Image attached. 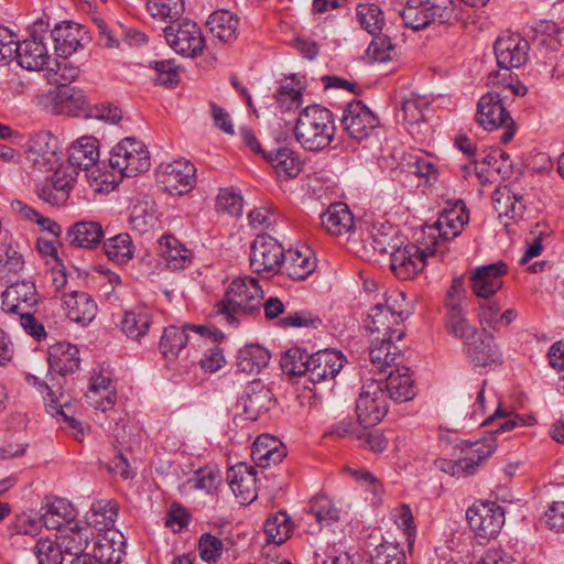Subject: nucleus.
Segmentation results:
<instances>
[{
	"mask_svg": "<svg viewBox=\"0 0 564 564\" xmlns=\"http://www.w3.org/2000/svg\"><path fill=\"white\" fill-rule=\"evenodd\" d=\"M263 292L259 281L252 276H240L228 285L224 299L215 305V315L237 327L240 316L260 313Z\"/></svg>",
	"mask_w": 564,
	"mask_h": 564,
	"instance_id": "obj_1",
	"label": "nucleus"
},
{
	"mask_svg": "<svg viewBox=\"0 0 564 564\" xmlns=\"http://www.w3.org/2000/svg\"><path fill=\"white\" fill-rule=\"evenodd\" d=\"M293 131L295 140L303 149L312 152L323 151L335 138L334 115L321 105L307 106L300 111Z\"/></svg>",
	"mask_w": 564,
	"mask_h": 564,
	"instance_id": "obj_2",
	"label": "nucleus"
},
{
	"mask_svg": "<svg viewBox=\"0 0 564 564\" xmlns=\"http://www.w3.org/2000/svg\"><path fill=\"white\" fill-rule=\"evenodd\" d=\"M358 423L364 430L376 426L388 414V376H375L364 384L356 401Z\"/></svg>",
	"mask_w": 564,
	"mask_h": 564,
	"instance_id": "obj_3",
	"label": "nucleus"
},
{
	"mask_svg": "<svg viewBox=\"0 0 564 564\" xmlns=\"http://www.w3.org/2000/svg\"><path fill=\"white\" fill-rule=\"evenodd\" d=\"M195 173V166L186 160H176L159 165L155 177L166 205L172 208L182 207V205L172 204L170 200L182 198L194 187Z\"/></svg>",
	"mask_w": 564,
	"mask_h": 564,
	"instance_id": "obj_4",
	"label": "nucleus"
},
{
	"mask_svg": "<svg viewBox=\"0 0 564 564\" xmlns=\"http://www.w3.org/2000/svg\"><path fill=\"white\" fill-rule=\"evenodd\" d=\"M508 95L496 90L488 91L477 104L476 120L485 130L492 131L505 128L501 142L508 143L514 135L513 120L506 108Z\"/></svg>",
	"mask_w": 564,
	"mask_h": 564,
	"instance_id": "obj_5",
	"label": "nucleus"
},
{
	"mask_svg": "<svg viewBox=\"0 0 564 564\" xmlns=\"http://www.w3.org/2000/svg\"><path fill=\"white\" fill-rule=\"evenodd\" d=\"M453 3V0H406L398 12L406 28L419 31L447 19Z\"/></svg>",
	"mask_w": 564,
	"mask_h": 564,
	"instance_id": "obj_6",
	"label": "nucleus"
},
{
	"mask_svg": "<svg viewBox=\"0 0 564 564\" xmlns=\"http://www.w3.org/2000/svg\"><path fill=\"white\" fill-rule=\"evenodd\" d=\"M109 165L123 176H137L151 165L147 147L135 138H124L110 151Z\"/></svg>",
	"mask_w": 564,
	"mask_h": 564,
	"instance_id": "obj_7",
	"label": "nucleus"
},
{
	"mask_svg": "<svg viewBox=\"0 0 564 564\" xmlns=\"http://www.w3.org/2000/svg\"><path fill=\"white\" fill-rule=\"evenodd\" d=\"M283 246L267 234L258 235L250 245V268L256 273L276 274L284 263Z\"/></svg>",
	"mask_w": 564,
	"mask_h": 564,
	"instance_id": "obj_8",
	"label": "nucleus"
},
{
	"mask_svg": "<svg viewBox=\"0 0 564 564\" xmlns=\"http://www.w3.org/2000/svg\"><path fill=\"white\" fill-rule=\"evenodd\" d=\"M466 519L478 538L490 540L500 533L505 523V511L497 502L480 501L467 509Z\"/></svg>",
	"mask_w": 564,
	"mask_h": 564,
	"instance_id": "obj_9",
	"label": "nucleus"
},
{
	"mask_svg": "<svg viewBox=\"0 0 564 564\" xmlns=\"http://www.w3.org/2000/svg\"><path fill=\"white\" fill-rule=\"evenodd\" d=\"M435 253V242L432 246L427 245L425 248L406 245L390 254V270L398 279L410 280L424 269L426 258Z\"/></svg>",
	"mask_w": 564,
	"mask_h": 564,
	"instance_id": "obj_10",
	"label": "nucleus"
},
{
	"mask_svg": "<svg viewBox=\"0 0 564 564\" xmlns=\"http://www.w3.org/2000/svg\"><path fill=\"white\" fill-rule=\"evenodd\" d=\"M497 448L495 440H485L474 443L464 457L458 460L436 459L435 465L442 471L454 477H466L475 474L477 467L482 464Z\"/></svg>",
	"mask_w": 564,
	"mask_h": 564,
	"instance_id": "obj_11",
	"label": "nucleus"
},
{
	"mask_svg": "<svg viewBox=\"0 0 564 564\" xmlns=\"http://www.w3.org/2000/svg\"><path fill=\"white\" fill-rule=\"evenodd\" d=\"M163 31L167 44L184 56H196L205 46L199 26L189 20L177 21L164 28Z\"/></svg>",
	"mask_w": 564,
	"mask_h": 564,
	"instance_id": "obj_12",
	"label": "nucleus"
},
{
	"mask_svg": "<svg viewBox=\"0 0 564 564\" xmlns=\"http://www.w3.org/2000/svg\"><path fill=\"white\" fill-rule=\"evenodd\" d=\"M62 158L58 140L47 131L36 133L30 142L28 160L40 172L54 170Z\"/></svg>",
	"mask_w": 564,
	"mask_h": 564,
	"instance_id": "obj_13",
	"label": "nucleus"
},
{
	"mask_svg": "<svg viewBox=\"0 0 564 564\" xmlns=\"http://www.w3.org/2000/svg\"><path fill=\"white\" fill-rule=\"evenodd\" d=\"M340 123L351 139L362 140L378 126L379 120L361 100H356L345 107Z\"/></svg>",
	"mask_w": 564,
	"mask_h": 564,
	"instance_id": "obj_14",
	"label": "nucleus"
},
{
	"mask_svg": "<svg viewBox=\"0 0 564 564\" xmlns=\"http://www.w3.org/2000/svg\"><path fill=\"white\" fill-rule=\"evenodd\" d=\"M46 108L54 115L78 116L87 106L84 91L63 83L45 95Z\"/></svg>",
	"mask_w": 564,
	"mask_h": 564,
	"instance_id": "obj_15",
	"label": "nucleus"
},
{
	"mask_svg": "<svg viewBox=\"0 0 564 564\" xmlns=\"http://www.w3.org/2000/svg\"><path fill=\"white\" fill-rule=\"evenodd\" d=\"M495 55L501 68H519L529 61L530 44L520 34H507L495 43Z\"/></svg>",
	"mask_w": 564,
	"mask_h": 564,
	"instance_id": "obj_16",
	"label": "nucleus"
},
{
	"mask_svg": "<svg viewBox=\"0 0 564 564\" xmlns=\"http://www.w3.org/2000/svg\"><path fill=\"white\" fill-rule=\"evenodd\" d=\"M507 272L508 265L503 261L477 267L469 276L474 294L484 300L490 299L502 288Z\"/></svg>",
	"mask_w": 564,
	"mask_h": 564,
	"instance_id": "obj_17",
	"label": "nucleus"
},
{
	"mask_svg": "<svg viewBox=\"0 0 564 564\" xmlns=\"http://www.w3.org/2000/svg\"><path fill=\"white\" fill-rule=\"evenodd\" d=\"M2 310L4 312L21 315L39 304V294L35 285L29 281L15 282L9 285L1 294Z\"/></svg>",
	"mask_w": 564,
	"mask_h": 564,
	"instance_id": "obj_18",
	"label": "nucleus"
},
{
	"mask_svg": "<svg viewBox=\"0 0 564 564\" xmlns=\"http://www.w3.org/2000/svg\"><path fill=\"white\" fill-rule=\"evenodd\" d=\"M346 361V357L336 350L324 349L311 354L308 380L314 384L332 380L339 373Z\"/></svg>",
	"mask_w": 564,
	"mask_h": 564,
	"instance_id": "obj_19",
	"label": "nucleus"
},
{
	"mask_svg": "<svg viewBox=\"0 0 564 564\" xmlns=\"http://www.w3.org/2000/svg\"><path fill=\"white\" fill-rule=\"evenodd\" d=\"M430 100L426 96L417 95L409 91L401 95L399 106L397 107V120H401L402 124L413 133L411 128L425 122L430 112Z\"/></svg>",
	"mask_w": 564,
	"mask_h": 564,
	"instance_id": "obj_20",
	"label": "nucleus"
},
{
	"mask_svg": "<svg viewBox=\"0 0 564 564\" xmlns=\"http://www.w3.org/2000/svg\"><path fill=\"white\" fill-rule=\"evenodd\" d=\"M98 163L99 149L98 140L96 138L82 137L70 145L68 166H74L76 171L84 170L87 173V177H94L95 181H97L98 177L95 176L94 169L98 166Z\"/></svg>",
	"mask_w": 564,
	"mask_h": 564,
	"instance_id": "obj_21",
	"label": "nucleus"
},
{
	"mask_svg": "<svg viewBox=\"0 0 564 564\" xmlns=\"http://www.w3.org/2000/svg\"><path fill=\"white\" fill-rule=\"evenodd\" d=\"M14 59L28 70L44 69L48 65L50 55L43 37L33 33L30 39L19 42Z\"/></svg>",
	"mask_w": 564,
	"mask_h": 564,
	"instance_id": "obj_22",
	"label": "nucleus"
},
{
	"mask_svg": "<svg viewBox=\"0 0 564 564\" xmlns=\"http://www.w3.org/2000/svg\"><path fill=\"white\" fill-rule=\"evenodd\" d=\"M227 481L240 503L248 505L257 498V479L253 467L247 464L230 467L227 471Z\"/></svg>",
	"mask_w": 564,
	"mask_h": 564,
	"instance_id": "obj_23",
	"label": "nucleus"
},
{
	"mask_svg": "<svg viewBox=\"0 0 564 564\" xmlns=\"http://www.w3.org/2000/svg\"><path fill=\"white\" fill-rule=\"evenodd\" d=\"M416 395L410 367L398 361L397 354L390 360V400L408 402Z\"/></svg>",
	"mask_w": 564,
	"mask_h": 564,
	"instance_id": "obj_24",
	"label": "nucleus"
},
{
	"mask_svg": "<svg viewBox=\"0 0 564 564\" xmlns=\"http://www.w3.org/2000/svg\"><path fill=\"white\" fill-rule=\"evenodd\" d=\"M57 56L67 58L83 45L86 31L77 23L63 22L56 24L51 32Z\"/></svg>",
	"mask_w": 564,
	"mask_h": 564,
	"instance_id": "obj_25",
	"label": "nucleus"
},
{
	"mask_svg": "<svg viewBox=\"0 0 564 564\" xmlns=\"http://www.w3.org/2000/svg\"><path fill=\"white\" fill-rule=\"evenodd\" d=\"M79 350L69 343H58L50 348L48 366L50 372L62 377L73 375L79 369Z\"/></svg>",
	"mask_w": 564,
	"mask_h": 564,
	"instance_id": "obj_26",
	"label": "nucleus"
},
{
	"mask_svg": "<svg viewBox=\"0 0 564 564\" xmlns=\"http://www.w3.org/2000/svg\"><path fill=\"white\" fill-rule=\"evenodd\" d=\"M67 317L82 325L89 324L96 316L97 305L86 292L73 291L64 295Z\"/></svg>",
	"mask_w": 564,
	"mask_h": 564,
	"instance_id": "obj_27",
	"label": "nucleus"
},
{
	"mask_svg": "<svg viewBox=\"0 0 564 564\" xmlns=\"http://www.w3.org/2000/svg\"><path fill=\"white\" fill-rule=\"evenodd\" d=\"M468 221L469 214H440L433 225H426L423 228V234L433 239L432 245L436 243L435 231H437L438 237L449 240L457 237Z\"/></svg>",
	"mask_w": 564,
	"mask_h": 564,
	"instance_id": "obj_28",
	"label": "nucleus"
},
{
	"mask_svg": "<svg viewBox=\"0 0 564 564\" xmlns=\"http://www.w3.org/2000/svg\"><path fill=\"white\" fill-rule=\"evenodd\" d=\"M263 158L272 165L279 178H293L302 171V161L290 148H279L263 153Z\"/></svg>",
	"mask_w": 564,
	"mask_h": 564,
	"instance_id": "obj_29",
	"label": "nucleus"
},
{
	"mask_svg": "<svg viewBox=\"0 0 564 564\" xmlns=\"http://www.w3.org/2000/svg\"><path fill=\"white\" fill-rule=\"evenodd\" d=\"M102 238V226L94 220L77 221L67 231L69 243L77 248L93 249L101 242Z\"/></svg>",
	"mask_w": 564,
	"mask_h": 564,
	"instance_id": "obj_30",
	"label": "nucleus"
},
{
	"mask_svg": "<svg viewBox=\"0 0 564 564\" xmlns=\"http://www.w3.org/2000/svg\"><path fill=\"white\" fill-rule=\"evenodd\" d=\"M152 324L150 311L143 306H135L124 311L120 321L122 333L130 339L139 341L147 335Z\"/></svg>",
	"mask_w": 564,
	"mask_h": 564,
	"instance_id": "obj_31",
	"label": "nucleus"
},
{
	"mask_svg": "<svg viewBox=\"0 0 564 564\" xmlns=\"http://www.w3.org/2000/svg\"><path fill=\"white\" fill-rule=\"evenodd\" d=\"M241 402L247 419L256 421L261 414L267 413L275 401L272 391L258 383L249 387Z\"/></svg>",
	"mask_w": 564,
	"mask_h": 564,
	"instance_id": "obj_32",
	"label": "nucleus"
},
{
	"mask_svg": "<svg viewBox=\"0 0 564 564\" xmlns=\"http://www.w3.org/2000/svg\"><path fill=\"white\" fill-rule=\"evenodd\" d=\"M159 247L162 259L171 270H182L189 265L192 261L191 251L186 249L174 236H162L159 240Z\"/></svg>",
	"mask_w": 564,
	"mask_h": 564,
	"instance_id": "obj_33",
	"label": "nucleus"
},
{
	"mask_svg": "<svg viewBox=\"0 0 564 564\" xmlns=\"http://www.w3.org/2000/svg\"><path fill=\"white\" fill-rule=\"evenodd\" d=\"M399 160L400 163L398 165L402 170L412 172L421 178L424 184L431 185L437 181L440 174L438 169L429 158L420 154L419 152H404Z\"/></svg>",
	"mask_w": 564,
	"mask_h": 564,
	"instance_id": "obj_34",
	"label": "nucleus"
},
{
	"mask_svg": "<svg viewBox=\"0 0 564 564\" xmlns=\"http://www.w3.org/2000/svg\"><path fill=\"white\" fill-rule=\"evenodd\" d=\"M268 349L260 345H247L238 351L237 368L245 373H258L270 361Z\"/></svg>",
	"mask_w": 564,
	"mask_h": 564,
	"instance_id": "obj_35",
	"label": "nucleus"
},
{
	"mask_svg": "<svg viewBox=\"0 0 564 564\" xmlns=\"http://www.w3.org/2000/svg\"><path fill=\"white\" fill-rule=\"evenodd\" d=\"M311 254L308 249L306 252L290 249L285 253V272L292 280H305L316 269V259Z\"/></svg>",
	"mask_w": 564,
	"mask_h": 564,
	"instance_id": "obj_36",
	"label": "nucleus"
},
{
	"mask_svg": "<svg viewBox=\"0 0 564 564\" xmlns=\"http://www.w3.org/2000/svg\"><path fill=\"white\" fill-rule=\"evenodd\" d=\"M41 519L43 525L50 530H58L65 522H70L75 518L72 505L62 498L46 503L42 508Z\"/></svg>",
	"mask_w": 564,
	"mask_h": 564,
	"instance_id": "obj_37",
	"label": "nucleus"
},
{
	"mask_svg": "<svg viewBox=\"0 0 564 564\" xmlns=\"http://www.w3.org/2000/svg\"><path fill=\"white\" fill-rule=\"evenodd\" d=\"M207 26L214 36L229 42L237 37L238 18L227 10L216 11L209 15Z\"/></svg>",
	"mask_w": 564,
	"mask_h": 564,
	"instance_id": "obj_38",
	"label": "nucleus"
},
{
	"mask_svg": "<svg viewBox=\"0 0 564 564\" xmlns=\"http://www.w3.org/2000/svg\"><path fill=\"white\" fill-rule=\"evenodd\" d=\"M467 355L475 367L487 366L498 357L495 337L485 333L473 344L468 345Z\"/></svg>",
	"mask_w": 564,
	"mask_h": 564,
	"instance_id": "obj_39",
	"label": "nucleus"
},
{
	"mask_svg": "<svg viewBox=\"0 0 564 564\" xmlns=\"http://www.w3.org/2000/svg\"><path fill=\"white\" fill-rule=\"evenodd\" d=\"M412 314V305L410 302L405 300V293L403 291H394L393 292V304L390 305V315L392 317H397L395 325L397 327L390 328V344L393 340H401L405 335V327L402 323L409 318Z\"/></svg>",
	"mask_w": 564,
	"mask_h": 564,
	"instance_id": "obj_40",
	"label": "nucleus"
},
{
	"mask_svg": "<svg viewBox=\"0 0 564 564\" xmlns=\"http://www.w3.org/2000/svg\"><path fill=\"white\" fill-rule=\"evenodd\" d=\"M187 341L188 335L185 333V328L172 325L163 332L160 350L166 359H176Z\"/></svg>",
	"mask_w": 564,
	"mask_h": 564,
	"instance_id": "obj_41",
	"label": "nucleus"
},
{
	"mask_svg": "<svg viewBox=\"0 0 564 564\" xmlns=\"http://www.w3.org/2000/svg\"><path fill=\"white\" fill-rule=\"evenodd\" d=\"M118 508L111 500H96L90 507L88 514L89 524L99 530H109L116 521Z\"/></svg>",
	"mask_w": 564,
	"mask_h": 564,
	"instance_id": "obj_42",
	"label": "nucleus"
},
{
	"mask_svg": "<svg viewBox=\"0 0 564 564\" xmlns=\"http://www.w3.org/2000/svg\"><path fill=\"white\" fill-rule=\"evenodd\" d=\"M308 362L311 364V354L299 347L285 351L281 357L280 366L282 371L292 377L307 376Z\"/></svg>",
	"mask_w": 564,
	"mask_h": 564,
	"instance_id": "obj_43",
	"label": "nucleus"
},
{
	"mask_svg": "<svg viewBox=\"0 0 564 564\" xmlns=\"http://www.w3.org/2000/svg\"><path fill=\"white\" fill-rule=\"evenodd\" d=\"M147 8L153 18L175 24L184 13L185 2L184 0H149Z\"/></svg>",
	"mask_w": 564,
	"mask_h": 564,
	"instance_id": "obj_44",
	"label": "nucleus"
},
{
	"mask_svg": "<svg viewBox=\"0 0 564 564\" xmlns=\"http://www.w3.org/2000/svg\"><path fill=\"white\" fill-rule=\"evenodd\" d=\"M78 176V172L74 166L57 165L51 180H47L55 187V203L66 202L69 196V191L73 188L74 183Z\"/></svg>",
	"mask_w": 564,
	"mask_h": 564,
	"instance_id": "obj_45",
	"label": "nucleus"
},
{
	"mask_svg": "<svg viewBox=\"0 0 564 564\" xmlns=\"http://www.w3.org/2000/svg\"><path fill=\"white\" fill-rule=\"evenodd\" d=\"M383 302H378L373 305L365 321V327L371 337L381 336L388 337V291L382 294Z\"/></svg>",
	"mask_w": 564,
	"mask_h": 564,
	"instance_id": "obj_46",
	"label": "nucleus"
},
{
	"mask_svg": "<svg viewBox=\"0 0 564 564\" xmlns=\"http://www.w3.org/2000/svg\"><path fill=\"white\" fill-rule=\"evenodd\" d=\"M357 20L372 35L381 33L386 24L384 12L375 3L359 4L357 7Z\"/></svg>",
	"mask_w": 564,
	"mask_h": 564,
	"instance_id": "obj_47",
	"label": "nucleus"
},
{
	"mask_svg": "<svg viewBox=\"0 0 564 564\" xmlns=\"http://www.w3.org/2000/svg\"><path fill=\"white\" fill-rule=\"evenodd\" d=\"M107 257L118 263H124L132 259V240L128 234L116 235L104 242Z\"/></svg>",
	"mask_w": 564,
	"mask_h": 564,
	"instance_id": "obj_48",
	"label": "nucleus"
},
{
	"mask_svg": "<svg viewBox=\"0 0 564 564\" xmlns=\"http://www.w3.org/2000/svg\"><path fill=\"white\" fill-rule=\"evenodd\" d=\"M292 524L285 512L271 516L264 523L267 540L274 544H282L290 536Z\"/></svg>",
	"mask_w": 564,
	"mask_h": 564,
	"instance_id": "obj_49",
	"label": "nucleus"
},
{
	"mask_svg": "<svg viewBox=\"0 0 564 564\" xmlns=\"http://www.w3.org/2000/svg\"><path fill=\"white\" fill-rule=\"evenodd\" d=\"M446 326L455 337L468 340L476 334V328L466 319L463 306L446 310Z\"/></svg>",
	"mask_w": 564,
	"mask_h": 564,
	"instance_id": "obj_50",
	"label": "nucleus"
},
{
	"mask_svg": "<svg viewBox=\"0 0 564 564\" xmlns=\"http://www.w3.org/2000/svg\"><path fill=\"white\" fill-rule=\"evenodd\" d=\"M369 356L372 364L371 373L375 376H388V337H371Z\"/></svg>",
	"mask_w": 564,
	"mask_h": 564,
	"instance_id": "obj_51",
	"label": "nucleus"
},
{
	"mask_svg": "<svg viewBox=\"0 0 564 564\" xmlns=\"http://www.w3.org/2000/svg\"><path fill=\"white\" fill-rule=\"evenodd\" d=\"M321 224L333 236H341L355 231L354 214H321Z\"/></svg>",
	"mask_w": 564,
	"mask_h": 564,
	"instance_id": "obj_52",
	"label": "nucleus"
},
{
	"mask_svg": "<svg viewBox=\"0 0 564 564\" xmlns=\"http://www.w3.org/2000/svg\"><path fill=\"white\" fill-rule=\"evenodd\" d=\"M310 513L322 525H329L339 518V512L327 496H317L310 503Z\"/></svg>",
	"mask_w": 564,
	"mask_h": 564,
	"instance_id": "obj_53",
	"label": "nucleus"
},
{
	"mask_svg": "<svg viewBox=\"0 0 564 564\" xmlns=\"http://www.w3.org/2000/svg\"><path fill=\"white\" fill-rule=\"evenodd\" d=\"M39 564H63L64 554L57 543L50 538H41L33 547Z\"/></svg>",
	"mask_w": 564,
	"mask_h": 564,
	"instance_id": "obj_54",
	"label": "nucleus"
},
{
	"mask_svg": "<svg viewBox=\"0 0 564 564\" xmlns=\"http://www.w3.org/2000/svg\"><path fill=\"white\" fill-rule=\"evenodd\" d=\"M394 523L402 529L405 536L406 547L411 550L414 545L416 527L409 505H400L394 510Z\"/></svg>",
	"mask_w": 564,
	"mask_h": 564,
	"instance_id": "obj_55",
	"label": "nucleus"
},
{
	"mask_svg": "<svg viewBox=\"0 0 564 564\" xmlns=\"http://www.w3.org/2000/svg\"><path fill=\"white\" fill-rule=\"evenodd\" d=\"M489 84L497 88L496 91L502 95L510 96H524L527 94V87L521 84L518 79L513 78L510 73L503 74H490Z\"/></svg>",
	"mask_w": 564,
	"mask_h": 564,
	"instance_id": "obj_56",
	"label": "nucleus"
},
{
	"mask_svg": "<svg viewBox=\"0 0 564 564\" xmlns=\"http://www.w3.org/2000/svg\"><path fill=\"white\" fill-rule=\"evenodd\" d=\"M63 554L74 555L75 557L82 556L88 545V539L82 531L69 529V531L62 534L57 541Z\"/></svg>",
	"mask_w": 564,
	"mask_h": 564,
	"instance_id": "obj_57",
	"label": "nucleus"
},
{
	"mask_svg": "<svg viewBox=\"0 0 564 564\" xmlns=\"http://www.w3.org/2000/svg\"><path fill=\"white\" fill-rule=\"evenodd\" d=\"M262 441H256L252 447V458L260 467H269L271 464L276 465L283 460L286 455L285 448L272 447L265 449Z\"/></svg>",
	"mask_w": 564,
	"mask_h": 564,
	"instance_id": "obj_58",
	"label": "nucleus"
},
{
	"mask_svg": "<svg viewBox=\"0 0 564 564\" xmlns=\"http://www.w3.org/2000/svg\"><path fill=\"white\" fill-rule=\"evenodd\" d=\"M492 203L497 212H520L524 209L522 197L513 194L508 187L495 191Z\"/></svg>",
	"mask_w": 564,
	"mask_h": 564,
	"instance_id": "obj_59",
	"label": "nucleus"
},
{
	"mask_svg": "<svg viewBox=\"0 0 564 564\" xmlns=\"http://www.w3.org/2000/svg\"><path fill=\"white\" fill-rule=\"evenodd\" d=\"M223 549V541L210 533H204L199 539V555L209 564L216 563L220 558Z\"/></svg>",
	"mask_w": 564,
	"mask_h": 564,
	"instance_id": "obj_60",
	"label": "nucleus"
},
{
	"mask_svg": "<svg viewBox=\"0 0 564 564\" xmlns=\"http://www.w3.org/2000/svg\"><path fill=\"white\" fill-rule=\"evenodd\" d=\"M48 80L57 86L63 83L68 84L74 82L79 76L78 66L72 64L67 58L56 62V68L48 70Z\"/></svg>",
	"mask_w": 564,
	"mask_h": 564,
	"instance_id": "obj_61",
	"label": "nucleus"
},
{
	"mask_svg": "<svg viewBox=\"0 0 564 564\" xmlns=\"http://www.w3.org/2000/svg\"><path fill=\"white\" fill-rule=\"evenodd\" d=\"M43 522L40 517L23 512L18 514L10 523L9 531L11 534L35 535Z\"/></svg>",
	"mask_w": 564,
	"mask_h": 564,
	"instance_id": "obj_62",
	"label": "nucleus"
},
{
	"mask_svg": "<svg viewBox=\"0 0 564 564\" xmlns=\"http://www.w3.org/2000/svg\"><path fill=\"white\" fill-rule=\"evenodd\" d=\"M217 212H241L243 197L231 187L220 188L216 198Z\"/></svg>",
	"mask_w": 564,
	"mask_h": 564,
	"instance_id": "obj_63",
	"label": "nucleus"
},
{
	"mask_svg": "<svg viewBox=\"0 0 564 564\" xmlns=\"http://www.w3.org/2000/svg\"><path fill=\"white\" fill-rule=\"evenodd\" d=\"M150 67L155 70L154 82L162 86H172L178 82V73L176 67L170 59L153 61Z\"/></svg>",
	"mask_w": 564,
	"mask_h": 564,
	"instance_id": "obj_64",
	"label": "nucleus"
}]
</instances>
